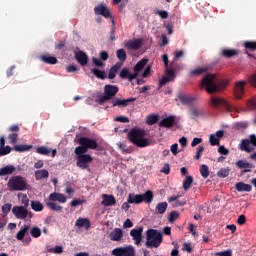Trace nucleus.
Masks as SVG:
<instances>
[{"mask_svg":"<svg viewBox=\"0 0 256 256\" xmlns=\"http://www.w3.org/2000/svg\"><path fill=\"white\" fill-rule=\"evenodd\" d=\"M210 105L214 109H220L223 111H231V109H233V106L227 103V100L218 96L210 97Z\"/></svg>","mask_w":256,"mask_h":256,"instance_id":"6","label":"nucleus"},{"mask_svg":"<svg viewBox=\"0 0 256 256\" xmlns=\"http://www.w3.org/2000/svg\"><path fill=\"white\" fill-rule=\"evenodd\" d=\"M200 175L203 177V179H207L209 177V166L203 164L200 166Z\"/></svg>","mask_w":256,"mask_h":256,"instance_id":"46","label":"nucleus"},{"mask_svg":"<svg viewBox=\"0 0 256 256\" xmlns=\"http://www.w3.org/2000/svg\"><path fill=\"white\" fill-rule=\"evenodd\" d=\"M102 199L101 205H104V207H113V205L117 204V200L113 195L103 194Z\"/></svg>","mask_w":256,"mask_h":256,"instance_id":"18","label":"nucleus"},{"mask_svg":"<svg viewBox=\"0 0 256 256\" xmlns=\"http://www.w3.org/2000/svg\"><path fill=\"white\" fill-rule=\"evenodd\" d=\"M245 85H247V81L236 82L234 87L235 99H243V95H245Z\"/></svg>","mask_w":256,"mask_h":256,"instance_id":"12","label":"nucleus"},{"mask_svg":"<svg viewBox=\"0 0 256 256\" xmlns=\"http://www.w3.org/2000/svg\"><path fill=\"white\" fill-rule=\"evenodd\" d=\"M191 185H193V178H192V176H186L185 180L183 181V189H184V191H189V189H191Z\"/></svg>","mask_w":256,"mask_h":256,"instance_id":"42","label":"nucleus"},{"mask_svg":"<svg viewBox=\"0 0 256 256\" xmlns=\"http://www.w3.org/2000/svg\"><path fill=\"white\" fill-rule=\"evenodd\" d=\"M227 85H229V82L226 80H217L216 74H206L201 79L199 87L200 89H205L208 95H213L215 93H221V91H225Z\"/></svg>","mask_w":256,"mask_h":256,"instance_id":"1","label":"nucleus"},{"mask_svg":"<svg viewBox=\"0 0 256 256\" xmlns=\"http://www.w3.org/2000/svg\"><path fill=\"white\" fill-rule=\"evenodd\" d=\"M40 61L47 65H57V63H59V60H57L56 57L47 54L40 55Z\"/></svg>","mask_w":256,"mask_h":256,"instance_id":"27","label":"nucleus"},{"mask_svg":"<svg viewBox=\"0 0 256 256\" xmlns=\"http://www.w3.org/2000/svg\"><path fill=\"white\" fill-rule=\"evenodd\" d=\"M210 145L212 147H215L216 145H219V138L215 134H211L209 137Z\"/></svg>","mask_w":256,"mask_h":256,"instance_id":"52","label":"nucleus"},{"mask_svg":"<svg viewBox=\"0 0 256 256\" xmlns=\"http://www.w3.org/2000/svg\"><path fill=\"white\" fill-rule=\"evenodd\" d=\"M159 121V115L150 114L146 118L147 125H155Z\"/></svg>","mask_w":256,"mask_h":256,"instance_id":"44","label":"nucleus"},{"mask_svg":"<svg viewBox=\"0 0 256 256\" xmlns=\"http://www.w3.org/2000/svg\"><path fill=\"white\" fill-rule=\"evenodd\" d=\"M214 255L215 256H233V251L225 250V251H221V252H216Z\"/></svg>","mask_w":256,"mask_h":256,"instance_id":"64","label":"nucleus"},{"mask_svg":"<svg viewBox=\"0 0 256 256\" xmlns=\"http://www.w3.org/2000/svg\"><path fill=\"white\" fill-rule=\"evenodd\" d=\"M204 151H205V147H203V146H198V147H197L196 154H195V156H194V159H196V160L201 159V155H202V153H203Z\"/></svg>","mask_w":256,"mask_h":256,"instance_id":"55","label":"nucleus"},{"mask_svg":"<svg viewBox=\"0 0 256 256\" xmlns=\"http://www.w3.org/2000/svg\"><path fill=\"white\" fill-rule=\"evenodd\" d=\"M115 19L112 18V26L110 30V41H115Z\"/></svg>","mask_w":256,"mask_h":256,"instance_id":"56","label":"nucleus"},{"mask_svg":"<svg viewBox=\"0 0 256 256\" xmlns=\"http://www.w3.org/2000/svg\"><path fill=\"white\" fill-rule=\"evenodd\" d=\"M114 256H135V248L132 245L117 247L112 250Z\"/></svg>","mask_w":256,"mask_h":256,"instance_id":"7","label":"nucleus"},{"mask_svg":"<svg viewBox=\"0 0 256 256\" xmlns=\"http://www.w3.org/2000/svg\"><path fill=\"white\" fill-rule=\"evenodd\" d=\"M76 165L79 169H89V164L93 162V157L89 154L76 157Z\"/></svg>","mask_w":256,"mask_h":256,"instance_id":"8","label":"nucleus"},{"mask_svg":"<svg viewBox=\"0 0 256 256\" xmlns=\"http://www.w3.org/2000/svg\"><path fill=\"white\" fill-rule=\"evenodd\" d=\"M75 59L80 65H82V67H85V65L89 63V56H87V54L83 51L76 52Z\"/></svg>","mask_w":256,"mask_h":256,"instance_id":"19","label":"nucleus"},{"mask_svg":"<svg viewBox=\"0 0 256 256\" xmlns=\"http://www.w3.org/2000/svg\"><path fill=\"white\" fill-rule=\"evenodd\" d=\"M179 197L180 196H172L168 198V202L172 203V207H183L187 205V200L185 199L179 200Z\"/></svg>","mask_w":256,"mask_h":256,"instance_id":"26","label":"nucleus"},{"mask_svg":"<svg viewBox=\"0 0 256 256\" xmlns=\"http://www.w3.org/2000/svg\"><path fill=\"white\" fill-rule=\"evenodd\" d=\"M161 243H163V235L161 232L155 229H149L146 232V247H148V249H153V247L157 249Z\"/></svg>","mask_w":256,"mask_h":256,"instance_id":"3","label":"nucleus"},{"mask_svg":"<svg viewBox=\"0 0 256 256\" xmlns=\"http://www.w3.org/2000/svg\"><path fill=\"white\" fill-rule=\"evenodd\" d=\"M116 57L119 59L120 62L118 63H125L127 61V52H125V49H119L116 51Z\"/></svg>","mask_w":256,"mask_h":256,"instance_id":"38","label":"nucleus"},{"mask_svg":"<svg viewBox=\"0 0 256 256\" xmlns=\"http://www.w3.org/2000/svg\"><path fill=\"white\" fill-rule=\"evenodd\" d=\"M19 137V134L17 133H12L8 135V139L11 143V145H15V143H17V138Z\"/></svg>","mask_w":256,"mask_h":256,"instance_id":"57","label":"nucleus"},{"mask_svg":"<svg viewBox=\"0 0 256 256\" xmlns=\"http://www.w3.org/2000/svg\"><path fill=\"white\" fill-rule=\"evenodd\" d=\"M170 81H173L169 78V76H163L162 79L159 80L160 87H163V85H167V83H170Z\"/></svg>","mask_w":256,"mask_h":256,"instance_id":"62","label":"nucleus"},{"mask_svg":"<svg viewBox=\"0 0 256 256\" xmlns=\"http://www.w3.org/2000/svg\"><path fill=\"white\" fill-rule=\"evenodd\" d=\"M146 135L147 133L145 130L133 128L128 133V139L130 143H133V145H136V147H149L151 143L149 142V139L145 138Z\"/></svg>","mask_w":256,"mask_h":256,"instance_id":"2","label":"nucleus"},{"mask_svg":"<svg viewBox=\"0 0 256 256\" xmlns=\"http://www.w3.org/2000/svg\"><path fill=\"white\" fill-rule=\"evenodd\" d=\"M178 100L181 101V103H183V105H191V103H193V101H195V98L185 95V94H179Z\"/></svg>","mask_w":256,"mask_h":256,"instance_id":"35","label":"nucleus"},{"mask_svg":"<svg viewBox=\"0 0 256 256\" xmlns=\"http://www.w3.org/2000/svg\"><path fill=\"white\" fill-rule=\"evenodd\" d=\"M74 153L79 157L80 155H86L87 153V148L84 145H80L75 148Z\"/></svg>","mask_w":256,"mask_h":256,"instance_id":"49","label":"nucleus"},{"mask_svg":"<svg viewBox=\"0 0 256 256\" xmlns=\"http://www.w3.org/2000/svg\"><path fill=\"white\" fill-rule=\"evenodd\" d=\"M123 67V63L117 62L115 65H113L108 73V79H115L117 77V71Z\"/></svg>","mask_w":256,"mask_h":256,"instance_id":"30","label":"nucleus"},{"mask_svg":"<svg viewBox=\"0 0 256 256\" xmlns=\"http://www.w3.org/2000/svg\"><path fill=\"white\" fill-rule=\"evenodd\" d=\"M210 69L211 67L209 66L192 69L189 71V77H199V75H203V73H207V71H209Z\"/></svg>","mask_w":256,"mask_h":256,"instance_id":"21","label":"nucleus"},{"mask_svg":"<svg viewBox=\"0 0 256 256\" xmlns=\"http://www.w3.org/2000/svg\"><path fill=\"white\" fill-rule=\"evenodd\" d=\"M9 191H27V179L23 176L11 177L8 181Z\"/></svg>","mask_w":256,"mask_h":256,"instance_id":"4","label":"nucleus"},{"mask_svg":"<svg viewBox=\"0 0 256 256\" xmlns=\"http://www.w3.org/2000/svg\"><path fill=\"white\" fill-rule=\"evenodd\" d=\"M30 229H31V225H29V224H24V225L21 227L20 231L17 232V234H16V239H17L18 241H23V239H25V235H27V233H29Z\"/></svg>","mask_w":256,"mask_h":256,"instance_id":"25","label":"nucleus"},{"mask_svg":"<svg viewBox=\"0 0 256 256\" xmlns=\"http://www.w3.org/2000/svg\"><path fill=\"white\" fill-rule=\"evenodd\" d=\"M140 197L142 199V203H147L149 205L150 203H153L155 196L153 195V191L148 190L144 194H140Z\"/></svg>","mask_w":256,"mask_h":256,"instance_id":"31","label":"nucleus"},{"mask_svg":"<svg viewBox=\"0 0 256 256\" xmlns=\"http://www.w3.org/2000/svg\"><path fill=\"white\" fill-rule=\"evenodd\" d=\"M46 206L51 211H63V206H61L55 202H46Z\"/></svg>","mask_w":256,"mask_h":256,"instance_id":"43","label":"nucleus"},{"mask_svg":"<svg viewBox=\"0 0 256 256\" xmlns=\"http://www.w3.org/2000/svg\"><path fill=\"white\" fill-rule=\"evenodd\" d=\"M13 207L12 204L10 203H6L2 206V213H4L5 215H7L8 213L11 212V208Z\"/></svg>","mask_w":256,"mask_h":256,"instance_id":"58","label":"nucleus"},{"mask_svg":"<svg viewBox=\"0 0 256 256\" xmlns=\"http://www.w3.org/2000/svg\"><path fill=\"white\" fill-rule=\"evenodd\" d=\"M128 203L140 205V203H142L141 194L130 193L128 195Z\"/></svg>","mask_w":256,"mask_h":256,"instance_id":"32","label":"nucleus"},{"mask_svg":"<svg viewBox=\"0 0 256 256\" xmlns=\"http://www.w3.org/2000/svg\"><path fill=\"white\" fill-rule=\"evenodd\" d=\"M119 93V87L111 84H106L104 86V94L98 96L99 104L103 105V103H107V101H111L115 95Z\"/></svg>","mask_w":256,"mask_h":256,"instance_id":"5","label":"nucleus"},{"mask_svg":"<svg viewBox=\"0 0 256 256\" xmlns=\"http://www.w3.org/2000/svg\"><path fill=\"white\" fill-rule=\"evenodd\" d=\"M21 207H24L25 209H27V207H29V197H27V195H23L21 198Z\"/></svg>","mask_w":256,"mask_h":256,"instance_id":"59","label":"nucleus"},{"mask_svg":"<svg viewBox=\"0 0 256 256\" xmlns=\"http://www.w3.org/2000/svg\"><path fill=\"white\" fill-rule=\"evenodd\" d=\"M12 213L16 217V219L20 220L27 219V217L29 216V210H27V208L23 206H14L12 208Z\"/></svg>","mask_w":256,"mask_h":256,"instance_id":"11","label":"nucleus"},{"mask_svg":"<svg viewBox=\"0 0 256 256\" xmlns=\"http://www.w3.org/2000/svg\"><path fill=\"white\" fill-rule=\"evenodd\" d=\"M76 227H84L86 231H89L91 229V221L87 218H78L75 222Z\"/></svg>","mask_w":256,"mask_h":256,"instance_id":"29","label":"nucleus"},{"mask_svg":"<svg viewBox=\"0 0 256 256\" xmlns=\"http://www.w3.org/2000/svg\"><path fill=\"white\" fill-rule=\"evenodd\" d=\"M119 149H121L122 153H131V150L127 148V145L123 142H119L118 144Z\"/></svg>","mask_w":256,"mask_h":256,"instance_id":"60","label":"nucleus"},{"mask_svg":"<svg viewBox=\"0 0 256 256\" xmlns=\"http://www.w3.org/2000/svg\"><path fill=\"white\" fill-rule=\"evenodd\" d=\"M147 63H149V60L147 58H143L134 66V73H136V77L139 75V71H142Z\"/></svg>","mask_w":256,"mask_h":256,"instance_id":"33","label":"nucleus"},{"mask_svg":"<svg viewBox=\"0 0 256 256\" xmlns=\"http://www.w3.org/2000/svg\"><path fill=\"white\" fill-rule=\"evenodd\" d=\"M78 143L79 145H83L86 148V151H89V149L95 150L97 147H99L97 140L89 137H80L78 139Z\"/></svg>","mask_w":256,"mask_h":256,"instance_id":"9","label":"nucleus"},{"mask_svg":"<svg viewBox=\"0 0 256 256\" xmlns=\"http://www.w3.org/2000/svg\"><path fill=\"white\" fill-rule=\"evenodd\" d=\"M130 235L134 240L135 245H141V242L143 241V227L132 229Z\"/></svg>","mask_w":256,"mask_h":256,"instance_id":"14","label":"nucleus"},{"mask_svg":"<svg viewBox=\"0 0 256 256\" xmlns=\"http://www.w3.org/2000/svg\"><path fill=\"white\" fill-rule=\"evenodd\" d=\"M30 235L34 237V239H38V237H41V228L33 227L30 229Z\"/></svg>","mask_w":256,"mask_h":256,"instance_id":"50","label":"nucleus"},{"mask_svg":"<svg viewBox=\"0 0 256 256\" xmlns=\"http://www.w3.org/2000/svg\"><path fill=\"white\" fill-rule=\"evenodd\" d=\"M110 241H121L123 239V230L121 228H115L109 234Z\"/></svg>","mask_w":256,"mask_h":256,"instance_id":"22","label":"nucleus"},{"mask_svg":"<svg viewBox=\"0 0 256 256\" xmlns=\"http://www.w3.org/2000/svg\"><path fill=\"white\" fill-rule=\"evenodd\" d=\"M15 151H17L18 153H23L25 151H29L30 149H33L32 145H16L14 147Z\"/></svg>","mask_w":256,"mask_h":256,"instance_id":"45","label":"nucleus"},{"mask_svg":"<svg viewBox=\"0 0 256 256\" xmlns=\"http://www.w3.org/2000/svg\"><path fill=\"white\" fill-rule=\"evenodd\" d=\"M49 201H58V203H67V197H65L64 194L54 192L49 195Z\"/></svg>","mask_w":256,"mask_h":256,"instance_id":"28","label":"nucleus"},{"mask_svg":"<svg viewBox=\"0 0 256 256\" xmlns=\"http://www.w3.org/2000/svg\"><path fill=\"white\" fill-rule=\"evenodd\" d=\"M31 208L33 209V211L41 212V211H43V209L45 207L43 206V204L41 202L32 200L31 201Z\"/></svg>","mask_w":256,"mask_h":256,"instance_id":"41","label":"nucleus"},{"mask_svg":"<svg viewBox=\"0 0 256 256\" xmlns=\"http://www.w3.org/2000/svg\"><path fill=\"white\" fill-rule=\"evenodd\" d=\"M95 15H101L102 17H105V19H113L111 16V10L108 9L107 5L104 3L99 4L94 8Z\"/></svg>","mask_w":256,"mask_h":256,"instance_id":"10","label":"nucleus"},{"mask_svg":"<svg viewBox=\"0 0 256 256\" xmlns=\"http://www.w3.org/2000/svg\"><path fill=\"white\" fill-rule=\"evenodd\" d=\"M167 207H169L167 202H160V203H158L156 208H155L156 215H163V214H165V211H167Z\"/></svg>","mask_w":256,"mask_h":256,"instance_id":"34","label":"nucleus"},{"mask_svg":"<svg viewBox=\"0 0 256 256\" xmlns=\"http://www.w3.org/2000/svg\"><path fill=\"white\" fill-rule=\"evenodd\" d=\"M236 166L242 170V173H251V169H255V166L245 160H238Z\"/></svg>","mask_w":256,"mask_h":256,"instance_id":"17","label":"nucleus"},{"mask_svg":"<svg viewBox=\"0 0 256 256\" xmlns=\"http://www.w3.org/2000/svg\"><path fill=\"white\" fill-rule=\"evenodd\" d=\"M218 177H229V169L227 168H221L218 173H217Z\"/></svg>","mask_w":256,"mask_h":256,"instance_id":"54","label":"nucleus"},{"mask_svg":"<svg viewBox=\"0 0 256 256\" xmlns=\"http://www.w3.org/2000/svg\"><path fill=\"white\" fill-rule=\"evenodd\" d=\"M235 189L239 193H243V191H245L246 193H251V191L253 190V186H251V184H245V182H238L235 185Z\"/></svg>","mask_w":256,"mask_h":256,"instance_id":"24","label":"nucleus"},{"mask_svg":"<svg viewBox=\"0 0 256 256\" xmlns=\"http://www.w3.org/2000/svg\"><path fill=\"white\" fill-rule=\"evenodd\" d=\"M49 177V171L47 169L37 170L35 172L36 181H41V179H47Z\"/></svg>","mask_w":256,"mask_h":256,"instance_id":"37","label":"nucleus"},{"mask_svg":"<svg viewBox=\"0 0 256 256\" xmlns=\"http://www.w3.org/2000/svg\"><path fill=\"white\" fill-rule=\"evenodd\" d=\"M249 140H242L240 144L241 151H246V153H251L253 151V148L250 146Z\"/></svg>","mask_w":256,"mask_h":256,"instance_id":"40","label":"nucleus"},{"mask_svg":"<svg viewBox=\"0 0 256 256\" xmlns=\"http://www.w3.org/2000/svg\"><path fill=\"white\" fill-rule=\"evenodd\" d=\"M221 57L225 59H231L233 57H237L239 55V50L224 48L221 50Z\"/></svg>","mask_w":256,"mask_h":256,"instance_id":"20","label":"nucleus"},{"mask_svg":"<svg viewBox=\"0 0 256 256\" xmlns=\"http://www.w3.org/2000/svg\"><path fill=\"white\" fill-rule=\"evenodd\" d=\"M158 125L159 127H166V129H171V127H175V125H177V120L175 119V116H169L163 118Z\"/></svg>","mask_w":256,"mask_h":256,"instance_id":"15","label":"nucleus"},{"mask_svg":"<svg viewBox=\"0 0 256 256\" xmlns=\"http://www.w3.org/2000/svg\"><path fill=\"white\" fill-rule=\"evenodd\" d=\"M36 153H38V155H46V156H49L50 153H51V150H49V148L45 147V146H41V147H38L36 149Z\"/></svg>","mask_w":256,"mask_h":256,"instance_id":"47","label":"nucleus"},{"mask_svg":"<svg viewBox=\"0 0 256 256\" xmlns=\"http://www.w3.org/2000/svg\"><path fill=\"white\" fill-rule=\"evenodd\" d=\"M124 47L130 51H139L140 47H143V40L135 39V40H127L124 43Z\"/></svg>","mask_w":256,"mask_h":256,"instance_id":"13","label":"nucleus"},{"mask_svg":"<svg viewBox=\"0 0 256 256\" xmlns=\"http://www.w3.org/2000/svg\"><path fill=\"white\" fill-rule=\"evenodd\" d=\"M248 83H250L251 87H254V89H256V73L252 74L248 78Z\"/></svg>","mask_w":256,"mask_h":256,"instance_id":"63","label":"nucleus"},{"mask_svg":"<svg viewBox=\"0 0 256 256\" xmlns=\"http://www.w3.org/2000/svg\"><path fill=\"white\" fill-rule=\"evenodd\" d=\"M91 73H93V75H95V77H97V79H106L107 78V74L105 73V70H99L97 68H93L91 70Z\"/></svg>","mask_w":256,"mask_h":256,"instance_id":"39","label":"nucleus"},{"mask_svg":"<svg viewBox=\"0 0 256 256\" xmlns=\"http://www.w3.org/2000/svg\"><path fill=\"white\" fill-rule=\"evenodd\" d=\"M119 77L120 79H128V81H133V79H137V73H130L129 68H123Z\"/></svg>","mask_w":256,"mask_h":256,"instance_id":"23","label":"nucleus"},{"mask_svg":"<svg viewBox=\"0 0 256 256\" xmlns=\"http://www.w3.org/2000/svg\"><path fill=\"white\" fill-rule=\"evenodd\" d=\"M133 101H137V98H128V99L116 98L112 100V107H128L129 103H133Z\"/></svg>","mask_w":256,"mask_h":256,"instance_id":"16","label":"nucleus"},{"mask_svg":"<svg viewBox=\"0 0 256 256\" xmlns=\"http://www.w3.org/2000/svg\"><path fill=\"white\" fill-rule=\"evenodd\" d=\"M168 219H169V223H175V221L179 219V212L177 211L170 212Z\"/></svg>","mask_w":256,"mask_h":256,"instance_id":"51","label":"nucleus"},{"mask_svg":"<svg viewBox=\"0 0 256 256\" xmlns=\"http://www.w3.org/2000/svg\"><path fill=\"white\" fill-rule=\"evenodd\" d=\"M92 63L93 65H95V67H105V63H103V61H101L100 59L93 57L92 58Z\"/></svg>","mask_w":256,"mask_h":256,"instance_id":"61","label":"nucleus"},{"mask_svg":"<svg viewBox=\"0 0 256 256\" xmlns=\"http://www.w3.org/2000/svg\"><path fill=\"white\" fill-rule=\"evenodd\" d=\"M11 153V147L6 146V147H0V157H3L5 155H9Z\"/></svg>","mask_w":256,"mask_h":256,"instance_id":"53","label":"nucleus"},{"mask_svg":"<svg viewBox=\"0 0 256 256\" xmlns=\"http://www.w3.org/2000/svg\"><path fill=\"white\" fill-rule=\"evenodd\" d=\"M15 171V166L8 165L0 169V177H5V175H12Z\"/></svg>","mask_w":256,"mask_h":256,"instance_id":"36","label":"nucleus"},{"mask_svg":"<svg viewBox=\"0 0 256 256\" xmlns=\"http://www.w3.org/2000/svg\"><path fill=\"white\" fill-rule=\"evenodd\" d=\"M244 47L247 51H256V42L255 41H246Z\"/></svg>","mask_w":256,"mask_h":256,"instance_id":"48","label":"nucleus"}]
</instances>
